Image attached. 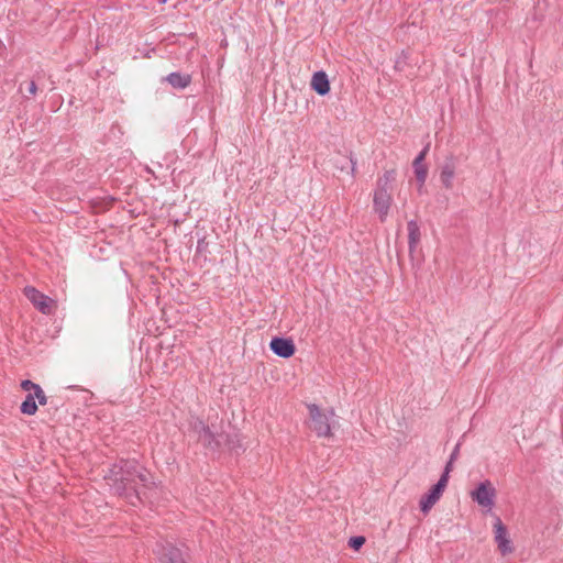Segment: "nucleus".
I'll return each instance as SVG.
<instances>
[{"label": "nucleus", "instance_id": "obj_16", "mask_svg": "<svg viewBox=\"0 0 563 563\" xmlns=\"http://www.w3.org/2000/svg\"><path fill=\"white\" fill-rule=\"evenodd\" d=\"M453 178H454V167L452 164L448 163L441 169L440 179H441L443 186L445 188L450 189L453 186Z\"/></svg>", "mask_w": 563, "mask_h": 563}, {"label": "nucleus", "instance_id": "obj_11", "mask_svg": "<svg viewBox=\"0 0 563 563\" xmlns=\"http://www.w3.org/2000/svg\"><path fill=\"white\" fill-rule=\"evenodd\" d=\"M311 88L320 96H324L330 91V82L324 71H317L311 78Z\"/></svg>", "mask_w": 563, "mask_h": 563}, {"label": "nucleus", "instance_id": "obj_4", "mask_svg": "<svg viewBox=\"0 0 563 563\" xmlns=\"http://www.w3.org/2000/svg\"><path fill=\"white\" fill-rule=\"evenodd\" d=\"M451 461L448 463L445 467V472L441 475L440 479L435 485L431 487V489L421 497L420 499V509L422 512L427 514L430 509L435 505V503L440 499L442 493L444 492L448 481H449V472H450Z\"/></svg>", "mask_w": 563, "mask_h": 563}, {"label": "nucleus", "instance_id": "obj_5", "mask_svg": "<svg viewBox=\"0 0 563 563\" xmlns=\"http://www.w3.org/2000/svg\"><path fill=\"white\" fill-rule=\"evenodd\" d=\"M191 429L197 434L198 440L205 446L211 450H218V448L222 444V441L220 440L221 435H217V432L207 426L202 420L196 419L192 421Z\"/></svg>", "mask_w": 563, "mask_h": 563}, {"label": "nucleus", "instance_id": "obj_13", "mask_svg": "<svg viewBox=\"0 0 563 563\" xmlns=\"http://www.w3.org/2000/svg\"><path fill=\"white\" fill-rule=\"evenodd\" d=\"M408 230V245L410 255L416 251L419 242H420V228L415 220H410L407 224Z\"/></svg>", "mask_w": 563, "mask_h": 563}, {"label": "nucleus", "instance_id": "obj_10", "mask_svg": "<svg viewBox=\"0 0 563 563\" xmlns=\"http://www.w3.org/2000/svg\"><path fill=\"white\" fill-rule=\"evenodd\" d=\"M269 347L276 355L284 358L292 356L296 351L292 340L284 338H273Z\"/></svg>", "mask_w": 563, "mask_h": 563}, {"label": "nucleus", "instance_id": "obj_17", "mask_svg": "<svg viewBox=\"0 0 563 563\" xmlns=\"http://www.w3.org/2000/svg\"><path fill=\"white\" fill-rule=\"evenodd\" d=\"M20 410L24 415H35L37 411V405L35 402V397L33 393H29L24 399V401L21 404Z\"/></svg>", "mask_w": 563, "mask_h": 563}, {"label": "nucleus", "instance_id": "obj_6", "mask_svg": "<svg viewBox=\"0 0 563 563\" xmlns=\"http://www.w3.org/2000/svg\"><path fill=\"white\" fill-rule=\"evenodd\" d=\"M153 552L161 563H186L183 551L168 541L156 542Z\"/></svg>", "mask_w": 563, "mask_h": 563}, {"label": "nucleus", "instance_id": "obj_2", "mask_svg": "<svg viewBox=\"0 0 563 563\" xmlns=\"http://www.w3.org/2000/svg\"><path fill=\"white\" fill-rule=\"evenodd\" d=\"M393 172H386L384 177L377 181V188L374 191L373 205L374 211L378 214L379 220L385 222L391 206V187Z\"/></svg>", "mask_w": 563, "mask_h": 563}, {"label": "nucleus", "instance_id": "obj_19", "mask_svg": "<svg viewBox=\"0 0 563 563\" xmlns=\"http://www.w3.org/2000/svg\"><path fill=\"white\" fill-rule=\"evenodd\" d=\"M364 543H365L364 537H352L349 540V545L354 550H358Z\"/></svg>", "mask_w": 563, "mask_h": 563}, {"label": "nucleus", "instance_id": "obj_20", "mask_svg": "<svg viewBox=\"0 0 563 563\" xmlns=\"http://www.w3.org/2000/svg\"><path fill=\"white\" fill-rule=\"evenodd\" d=\"M35 399L38 400L40 405L44 406L47 404V397L46 395L44 394V390L42 389V387H36V391L33 393Z\"/></svg>", "mask_w": 563, "mask_h": 563}, {"label": "nucleus", "instance_id": "obj_12", "mask_svg": "<svg viewBox=\"0 0 563 563\" xmlns=\"http://www.w3.org/2000/svg\"><path fill=\"white\" fill-rule=\"evenodd\" d=\"M428 151H429V145H427L419 153V155L415 158L413 164H412L417 180L420 183V187L423 186L426 178H427V174H428L427 167L422 163L424 161V157H426V154Z\"/></svg>", "mask_w": 563, "mask_h": 563}, {"label": "nucleus", "instance_id": "obj_9", "mask_svg": "<svg viewBox=\"0 0 563 563\" xmlns=\"http://www.w3.org/2000/svg\"><path fill=\"white\" fill-rule=\"evenodd\" d=\"M495 541L501 554H508L512 552L511 542L507 537V529L503 525L499 518H496L494 523Z\"/></svg>", "mask_w": 563, "mask_h": 563}, {"label": "nucleus", "instance_id": "obj_3", "mask_svg": "<svg viewBox=\"0 0 563 563\" xmlns=\"http://www.w3.org/2000/svg\"><path fill=\"white\" fill-rule=\"evenodd\" d=\"M309 422L308 427L317 437L329 438L331 432V419L334 417L333 410L322 411L317 405H308Z\"/></svg>", "mask_w": 563, "mask_h": 563}, {"label": "nucleus", "instance_id": "obj_1", "mask_svg": "<svg viewBox=\"0 0 563 563\" xmlns=\"http://www.w3.org/2000/svg\"><path fill=\"white\" fill-rule=\"evenodd\" d=\"M109 487L131 505L148 498L146 490L153 482L150 473L135 460H121L114 464L104 476Z\"/></svg>", "mask_w": 563, "mask_h": 563}, {"label": "nucleus", "instance_id": "obj_22", "mask_svg": "<svg viewBox=\"0 0 563 563\" xmlns=\"http://www.w3.org/2000/svg\"><path fill=\"white\" fill-rule=\"evenodd\" d=\"M457 450H459V445H456V448H455L454 452L452 453V455H451V461L456 456V452H457Z\"/></svg>", "mask_w": 563, "mask_h": 563}, {"label": "nucleus", "instance_id": "obj_8", "mask_svg": "<svg viewBox=\"0 0 563 563\" xmlns=\"http://www.w3.org/2000/svg\"><path fill=\"white\" fill-rule=\"evenodd\" d=\"M471 496L479 506L492 508L494 506L496 490L489 481H484L471 493Z\"/></svg>", "mask_w": 563, "mask_h": 563}, {"label": "nucleus", "instance_id": "obj_21", "mask_svg": "<svg viewBox=\"0 0 563 563\" xmlns=\"http://www.w3.org/2000/svg\"><path fill=\"white\" fill-rule=\"evenodd\" d=\"M26 90H27V92H29L30 95H33V96H34V95L37 92V86H36L35 81H30V82L27 84V88H26Z\"/></svg>", "mask_w": 563, "mask_h": 563}, {"label": "nucleus", "instance_id": "obj_7", "mask_svg": "<svg viewBox=\"0 0 563 563\" xmlns=\"http://www.w3.org/2000/svg\"><path fill=\"white\" fill-rule=\"evenodd\" d=\"M24 295L42 313H52L54 309V300L51 299L48 296L42 294L34 287H25Z\"/></svg>", "mask_w": 563, "mask_h": 563}, {"label": "nucleus", "instance_id": "obj_14", "mask_svg": "<svg viewBox=\"0 0 563 563\" xmlns=\"http://www.w3.org/2000/svg\"><path fill=\"white\" fill-rule=\"evenodd\" d=\"M166 80L177 89H184L186 88L190 81L191 77L189 75H184L179 73H172L166 77Z\"/></svg>", "mask_w": 563, "mask_h": 563}, {"label": "nucleus", "instance_id": "obj_18", "mask_svg": "<svg viewBox=\"0 0 563 563\" xmlns=\"http://www.w3.org/2000/svg\"><path fill=\"white\" fill-rule=\"evenodd\" d=\"M36 387H41L38 384L33 383L32 380L24 379L21 382V388L29 393H35Z\"/></svg>", "mask_w": 563, "mask_h": 563}, {"label": "nucleus", "instance_id": "obj_15", "mask_svg": "<svg viewBox=\"0 0 563 563\" xmlns=\"http://www.w3.org/2000/svg\"><path fill=\"white\" fill-rule=\"evenodd\" d=\"M217 435H222V437H220V440L222 441V444L218 449L224 446V448H228L231 451H236L238 449H240L242 446L241 439H240V435L238 433H234L233 435H230V434H224V433H218L217 432Z\"/></svg>", "mask_w": 563, "mask_h": 563}]
</instances>
